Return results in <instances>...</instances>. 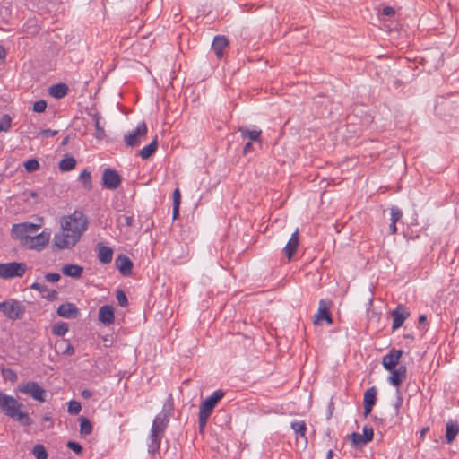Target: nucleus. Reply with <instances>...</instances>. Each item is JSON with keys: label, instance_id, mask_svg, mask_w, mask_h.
I'll return each instance as SVG.
<instances>
[{"label": "nucleus", "instance_id": "obj_1", "mask_svg": "<svg viewBox=\"0 0 459 459\" xmlns=\"http://www.w3.org/2000/svg\"><path fill=\"white\" fill-rule=\"evenodd\" d=\"M24 405L14 397L0 391V409L9 418L18 421L22 426L33 424L32 419L22 410Z\"/></svg>", "mask_w": 459, "mask_h": 459}, {"label": "nucleus", "instance_id": "obj_2", "mask_svg": "<svg viewBox=\"0 0 459 459\" xmlns=\"http://www.w3.org/2000/svg\"><path fill=\"white\" fill-rule=\"evenodd\" d=\"M224 395L225 392L219 389L214 391L210 396L201 403L198 413V427L200 432L204 431L216 404L224 397Z\"/></svg>", "mask_w": 459, "mask_h": 459}, {"label": "nucleus", "instance_id": "obj_3", "mask_svg": "<svg viewBox=\"0 0 459 459\" xmlns=\"http://www.w3.org/2000/svg\"><path fill=\"white\" fill-rule=\"evenodd\" d=\"M88 221L82 212L74 211L73 214L64 217L61 221V229L82 236L87 229Z\"/></svg>", "mask_w": 459, "mask_h": 459}, {"label": "nucleus", "instance_id": "obj_4", "mask_svg": "<svg viewBox=\"0 0 459 459\" xmlns=\"http://www.w3.org/2000/svg\"><path fill=\"white\" fill-rule=\"evenodd\" d=\"M173 411L174 403L171 395H169L164 403L161 411L154 418L152 424V429L164 434L169 425L170 417L172 416Z\"/></svg>", "mask_w": 459, "mask_h": 459}, {"label": "nucleus", "instance_id": "obj_5", "mask_svg": "<svg viewBox=\"0 0 459 459\" xmlns=\"http://www.w3.org/2000/svg\"><path fill=\"white\" fill-rule=\"evenodd\" d=\"M17 390L39 403L47 401V391L35 381L21 384L18 385Z\"/></svg>", "mask_w": 459, "mask_h": 459}, {"label": "nucleus", "instance_id": "obj_6", "mask_svg": "<svg viewBox=\"0 0 459 459\" xmlns=\"http://www.w3.org/2000/svg\"><path fill=\"white\" fill-rule=\"evenodd\" d=\"M0 312L8 319L16 320L23 316L25 307L21 302L15 299H9L0 303Z\"/></svg>", "mask_w": 459, "mask_h": 459}, {"label": "nucleus", "instance_id": "obj_7", "mask_svg": "<svg viewBox=\"0 0 459 459\" xmlns=\"http://www.w3.org/2000/svg\"><path fill=\"white\" fill-rule=\"evenodd\" d=\"M27 266L24 263L10 262L0 264V278L12 279L22 277L26 273Z\"/></svg>", "mask_w": 459, "mask_h": 459}, {"label": "nucleus", "instance_id": "obj_8", "mask_svg": "<svg viewBox=\"0 0 459 459\" xmlns=\"http://www.w3.org/2000/svg\"><path fill=\"white\" fill-rule=\"evenodd\" d=\"M82 236L61 229V232L55 234L54 242L59 249L71 248L80 240Z\"/></svg>", "mask_w": 459, "mask_h": 459}, {"label": "nucleus", "instance_id": "obj_9", "mask_svg": "<svg viewBox=\"0 0 459 459\" xmlns=\"http://www.w3.org/2000/svg\"><path fill=\"white\" fill-rule=\"evenodd\" d=\"M147 126L145 122L140 123L137 127L128 133L127 134H125L124 141L128 147H135L138 146L141 143V141L143 138L145 137L147 134Z\"/></svg>", "mask_w": 459, "mask_h": 459}, {"label": "nucleus", "instance_id": "obj_10", "mask_svg": "<svg viewBox=\"0 0 459 459\" xmlns=\"http://www.w3.org/2000/svg\"><path fill=\"white\" fill-rule=\"evenodd\" d=\"M332 306V301L329 299H320L318 305L317 313L315 315L314 324L317 325L322 320L327 322V324H333V318L330 314V307Z\"/></svg>", "mask_w": 459, "mask_h": 459}, {"label": "nucleus", "instance_id": "obj_11", "mask_svg": "<svg viewBox=\"0 0 459 459\" xmlns=\"http://www.w3.org/2000/svg\"><path fill=\"white\" fill-rule=\"evenodd\" d=\"M391 316L393 318L392 331L394 332L401 327L403 322L410 316V311L405 306L399 304L391 312Z\"/></svg>", "mask_w": 459, "mask_h": 459}, {"label": "nucleus", "instance_id": "obj_12", "mask_svg": "<svg viewBox=\"0 0 459 459\" xmlns=\"http://www.w3.org/2000/svg\"><path fill=\"white\" fill-rule=\"evenodd\" d=\"M102 184L106 188L115 190L121 184V177L115 169H106L102 174Z\"/></svg>", "mask_w": 459, "mask_h": 459}, {"label": "nucleus", "instance_id": "obj_13", "mask_svg": "<svg viewBox=\"0 0 459 459\" xmlns=\"http://www.w3.org/2000/svg\"><path fill=\"white\" fill-rule=\"evenodd\" d=\"M402 350L392 348L382 359V365L385 370H393L399 364V360L403 355Z\"/></svg>", "mask_w": 459, "mask_h": 459}, {"label": "nucleus", "instance_id": "obj_14", "mask_svg": "<svg viewBox=\"0 0 459 459\" xmlns=\"http://www.w3.org/2000/svg\"><path fill=\"white\" fill-rule=\"evenodd\" d=\"M39 226V225H36V224H33V223H29V222H24V223H20V224H14L13 226V234L15 235L16 238H19L21 239L22 238H30L29 236V234H34L38 231Z\"/></svg>", "mask_w": 459, "mask_h": 459}, {"label": "nucleus", "instance_id": "obj_15", "mask_svg": "<svg viewBox=\"0 0 459 459\" xmlns=\"http://www.w3.org/2000/svg\"><path fill=\"white\" fill-rule=\"evenodd\" d=\"M56 313L59 316L67 319L77 318L80 315L78 307L75 306V304L71 302L61 304L58 307Z\"/></svg>", "mask_w": 459, "mask_h": 459}, {"label": "nucleus", "instance_id": "obj_16", "mask_svg": "<svg viewBox=\"0 0 459 459\" xmlns=\"http://www.w3.org/2000/svg\"><path fill=\"white\" fill-rule=\"evenodd\" d=\"M377 402V388L372 386L368 388L364 393L363 403H364V416L367 417L372 411V409Z\"/></svg>", "mask_w": 459, "mask_h": 459}, {"label": "nucleus", "instance_id": "obj_17", "mask_svg": "<svg viewBox=\"0 0 459 459\" xmlns=\"http://www.w3.org/2000/svg\"><path fill=\"white\" fill-rule=\"evenodd\" d=\"M389 371L391 375L388 377V382L394 386H399L407 377V368L404 365H400Z\"/></svg>", "mask_w": 459, "mask_h": 459}, {"label": "nucleus", "instance_id": "obj_18", "mask_svg": "<svg viewBox=\"0 0 459 459\" xmlns=\"http://www.w3.org/2000/svg\"><path fill=\"white\" fill-rule=\"evenodd\" d=\"M239 132L242 141H247L243 147V153L247 154L251 148L252 141H258V131L240 127Z\"/></svg>", "mask_w": 459, "mask_h": 459}, {"label": "nucleus", "instance_id": "obj_19", "mask_svg": "<svg viewBox=\"0 0 459 459\" xmlns=\"http://www.w3.org/2000/svg\"><path fill=\"white\" fill-rule=\"evenodd\" d=\"M31 290L39 291L43 299L48 301H55L58 299V292L48 288L45 284L34 282L30 287Z\"/></svg>", "mask_w": 459, "mask_h": 459}, {"label": "nucleus", "instance_id": "obj_20", "mask_svg": "<svg viewBox=\"0 0 459 459\" xmlns=\"http://www.w3.org/2000/svg\"><path fill=\"white\" fill-rule=\"evenodd\" d=\"M163 437V433L159 432L156 429H151V433L148 438V452L150 454H155L160 450V442Z\"/></svg>", "mask_w": 459, "mask_h": 459}, {"label": "nucleus", "instance_id": "obj_21", "mask_svg": "<svg viewBox=\"0 0 459 459\" xmlns=\"http://www.w3.org/2000/svg\"><path fill=\"white\" fill-rule=\"evenodd\" d=\"M115 263L122 275L128 276L132 273L133 263L127 255H119Z\"/></svg>", "mask_w": 459, "mask_h": 459}, {"label": "nucleus", "instance_id": "obj_22", "mask_svg": "<svg viewBox=\"0 0 459 459\" xmlns=\"http://www.w3.org/2000/svg\"><path fill=\"white\" fill-rule=\"evenodd\" d=\"M98 318L100 322L106 325L112 324L115 319L113 307L109 305L102 306L99 310Z\"/></svg>", "mask_w": 459, "mask_h": 459}, {"label": "nucleus", "instance_id": "obj_23", "mask_svg": "<svg viewBox=\"0 0 459 459\" xmlns=\"http://www.w3.org/2000/svg\"><path fill=\"white\" fill-rule=\"evenodd\" d=\"M28 239L27 243L30 245V248L40 250L48 243L49 234L42 232Z\"/></svg>", "mask_w": 459, "mask_h": 459}, {"label": "nucleus", "instance_id": "obj_24", "mask_svg": "<svg viewBox=\"0 0 459 459\" xmlns=\"http://www.w3.org/2000/svg\"><path fill=\"white\" fill-rule=\"evenodd\" d=\"M229 41L226 37L222 35L215 36L212 44V50L218 58L223 56V50L228 47Z\"/></svg>", "mask_w": 459, "mask_h": 459}, {"label": "nucleus", "instance_id": "obj_25", "mask_svg": "<svg viewBox=\"0 0 459 459\" xmlns=\"http://www.w3.org/2000/svg\"><path fill=\"white\" fill-rule=\"evenodd\" d=\"M299 246V231L298 230L292 233L283 251L289 260L292 258Z\"/></svg>", "mask_w": 459, "mask_h": 459}, {"label": "nucleus", "instance_id": "obj_26", "mask_svg": "<svg viewBox=\"0 0 459 459\" xmlns=\"http://www.w3.org/2000/svg\"><path fill=\"white\" fill-rule=\"evenodd\" d=\"M98 249V259L100 263L107 264L112 261L113 249L109 247L104 246L101 243L97 245Z\"/></svg>", "mask_w": 459, "mask_h": 459}, {"label": "nucleus", "instance_id": "obj_27", "mask_svg": "<svg viewBox=\"0 0 459 459\" xmlns=\"http://www.w3.org/2000/svg\"><path fill=\"white\" fill-rule=\"evenodd\" d=\"M459 434V424L456 420H449L446 425V441L451 444Z\"/></svg>", "mask_w": 459, "mask_h": 459}, {"label": "nucleus", "instance_id": "obj_28", "mask_svg": "<svg viewBox=\"0 0 459 459\" xmlns=\"http://www.w3.org/2000/svg\"><path fill=\"white\" fill-rule=\"evenodd\" d=\"M61 271L66 276L78 279L83 273V267L74 264H65Z\"/></svg>", "mask_w": 459, "mask_h": 459}, {"label": "nucleus", "instance_id": "obj_29", "mask_svg": "<svg viewBox=\"0 0 459 459\" xmlns=\"http://www.w3.org/2000/svg\"><path fill=\"white\" fill-rule=\"evenodd\" d=\"M68 86L65 83H57L49 87L48 93L56 99H62L68 93Z\"/></svg>", "mask_w": 459, "mask_h": 459}, {"label": "nucleus", "instance_id": "obj_30", "mask_svg": "<svg viewBox=\"0 0 459 459\" xmlns=\"http://www.w3.org/2000/svg\"><path fill=\"white\" fill-rule=\"evenodd\" d=\"M158 148V136L156 135L150 144L140 150L139 154L143 160L149 159Z\"/></svg>", "mask_w": 459, "mask_h": 459}, {"label": "nucleus", "instance_id": "obj_31", "mask_svg": "<svg viewBox=\"0 0 459 459\" xmlns=\"http://www.w3.org/2000/svg\"><path fill=\"white\" fill-rule=\"evenodd\" d=\"M347 438L351 441V445L355 448L362 447L368 444L363 436L358 432H353L351 435H348Z\"/></svg>", "mask_w": 459, "mask_h": 459}, {"label": "nucleus", "instance_id": "obj_32", "mask_svg": "<svg viewBox=\"0 0 459 459\" xmlns=\"http://www.w3.org/2000/svg\"><path fill=\"white\" fill-rule=\"evenodd\" d=\"M293 431L299 437L306 438L307 425L303 420H294L290 424Z\"/></svg>", "mask_w": 459, "mask_h": 459}, {"label": "nucleus", "instance_id": "obj_33", "mask_svg": "<svg viewBox=\"0 0 459 459\" xmlns=\"http://www.w3.org/2000/svg\"><path fill=\"white\" fill-rule=\"evenodd\" d=\"M76 165V160L74 157H65L59 162V169L66 172L72 170Z\"/></svg>", "mask_w": 459, "mask_h": 459}, {"label": "nucleus", "instance_id": "obj_34", "mask_svg": "<svg viewBox=\"0 0 459 459\" xmlns=\"http://www.w3.org/2000/svg\"><path fill=\"white\" fill-rule=\"evenodd\" d=\"M69 327L65 322H57L52 326V333L56 336H64L68 332Z\"/></svg>", "mask_w": 459, "mask_h": 459}, {"label": "nucleus", "instance_id": "obj_35", "mask_svg": "<svg viewBox=\"0 0 459 459\" xmlns=\"http://www.w3.org/2000/svg\"><path fill=\"white\" fill-rule=\"evenodd\" d=\"M80 432L83 436L90 435L92 432V425L85 417H80Z\"/></svg>", "mask_w": 459, "mask_h": 459}, {"label": "nucleus", "instance_id": "obj_36", "mask_svg": "<svg viewBox=\"0 0 459 459\" xmlns=\"http://www.w3.org/2000/svg\"><path fill=\"white\" fill-rule=\"evenodd\" d=\"M79 178L85 188L90 189L91 187V176L90 171L87 169L82 170L80 173Z\"/></svg>", "mask_w": 459, "mask_h": 459}, {"label": "nucleus", "instance_id": "obj_37", "mask_svg": "<svg viewBox=\"0 0 459 459\" xmlns=\"http://www.w3.org/2000/svg\"><path fill=\"white\" fill-rule=\"evenodd\" d=\"M32 454L37 459H48L47 450L42 445H36L32 449Z\"/></svg>", "mask_w": 459, "mask_h": 459}, {"label": "nucleus", "instance_id": "obj_38", "mask_svg": "<svg viewBox=\"0 0 459 459\" xmlns=\"http://www.w3.org/2000/svg\"><path fill=\"white\" fill-rule=\"evenodd\" d=\"M403 218V211L398 206L390 208L391 222L397 223Z\"/></svg>", "mask_w": 459, "mask_h": 459}, {"label": "nucleus", "instance_id": "obj_39", "mask_svg": "<svg viewBox=\"0 0 459 459\" xmlns=\"http://www.w3.org/2000/svg\"><path fill=\"white\" fill-rule=\"evenodd\" d=\"M12 126V117L5 114L0 118V132H8Z\"/></svg>", "mask_w": 459, "mask_h": 459}, {"label": "nucleus", "instance_id": "obj_40", "mask_svg": "<svg viewBox=\"0 0 459 459\" xmlns=\"http://www.w3.org/2000/svg\"><path fill=\"white\" fill-rule=\"evenodd\" d=\"M24 168L27 172L31 173L39 169V163L36 159H30L24 162Z\"/></svg>", "mask_w": 459, "mask_h": 459}, {"label": "nucleus", "instance_id": "obj_41", "mask_svg": "<svg viewBox=\"0 0 459 459\" xmlns=\"http://www.w3.org/2000/svg\"><path fill=\"white\" fill-rule=\"evenodd\" d=\"M100 117L98 115L94 116L95 129H96L95 137L97 139L100 140V139H103L105 137V130L100 126Z\"/></svg>", "mask_w": 459, "mask_h": 459}, {"label": "nucleus", "instance_id": "obj_42", "mask_svg": "<svg viewBox=\"0 0 459 459\" xmlns=\"http://www.w3.org/2000/svg\"><path fill=\"white\" fill-rule=\"evenodd\" d=\"M81 403L77 401H70L68 403V412L73 415H77L81 411Z\"/></svg>", "mask_w": 459, "mask_h": 459}, {"label": "nucleus", "instance_id": "obj_43", "mask_svg": "<svg viewBox=\"0 0 459 459\" xmlns=\"http://www.w3.org/2000/svg\"><path fill=\"white\" fill-rule=\"evenodd\" d=\"M116 298H117V303L120 307H125L128 305L127 297L122 290H117Z\"/></svg>", "mask_w": 459, "mask_h": 459}, {"label": "nucleus", "instance_id": "obj_44", "mask_svg": "<svg viewBox=\"0 0 459 459\" xmlns=\"http://www.w3.org/2000/svg\"><path fill=\"white\" fill-rule=\"evenodd\" d=\"M47 108V102L44 100L34 102L32 109L37 113H43Z\"/></svg>", "mask_w": 459, "mask_h": 459}, {"label": "nucleus", "instance_id": "obj_45", "mask_svg": "<svg viewBox=\"0 0 459 459\" xmlns=\"http://www.w3.org/2000/svg\"><path fill=\"white\" fill-rule=\"evenodd\" d=\"M364 439L368 443L373 439L374 437V430L372 427L365 425L363 427V434H362Z\"/></svg>", "mask_w": 459, "mask_h": 459}, {"label": "nucleus", "instance_id": "obj_46", "mask_svg": "<svg viewBox=\"0 0 459 459\" xmlns=\"http://www.w3.org/2000/svg\"><path fill=\"white\" fill-rule=\"evenodd\" d=\"M66 446L78 455H82V446L77 442L68 441Z\"/></svg>", "mask_w": 459, "mask_h": 459}, {"label": "nucleus", "instance_id": "obj_47", "mask_svg": "<svg viewBox=\"0 0 459 459\" xmlns=\"http://www.w3.org/2000/svg\"><path fill=\"white\" fill-rule=\"evenodd\" d=\"M61 276L57 273H48L44 275V279L48 282H57L60 280Z\"/></svg>", "mask_w": 459, "mask_h": 459}, {"label": "nucleus", "instance_id": "obj_48", "mask_svg": "<svg viewBox=\"0 0 459 459\" xmlns=\"http://www.w3.org/2000/svg\"><path fill=\"white\" fill-rule=\"evenodd\" d=\"M4 377L5 379L10 380L11 382H15L17 380V375L16 373L12 369H5L3 371Z\"/></svg>", "mask_w": 459, "mask_h": 459}, {"label": "nucleus", "instance_id": "obj_49", "mask_svg": "<svg viewBox=\"0 0 459 459\" xmlns=\"http://www.w3.org/2000/svg\"><path fill=\"white\" fill-rule=\"evenodd\" d=\"M396 394H397L396 401H395L394 406V410H395V414L398 415L400 412V408L403 404V397H402V394L399 392V390H397Z\"/></svg>", "mask_w": 459, "mask_h": 459}, {"label": "nucleus", "instance_id": "obj_50", "mask_svg": "<svg viewBox=\"0 0 459 459\" xmlns=\"http://www.w3.org/2000/svg\"><path fill=\"white\" fill-rule=\"evenodd\" d=\"M120 219L124 220V224L127 227H132L134 225V215H125L121 216Z\"/></svg>", "mask_w": 459, "mask_h": 459}, {"label": "nucleus", "instance_id": "obj_51", "mask_svg": "<svg viewBox=\"0 0 459 459\" xmlns=\"http://www.w3.org/2000/svg\"><path fill=\"white\" fill-rule=\"evenodd\" d=\"M181 194L178 188H176L173 192V205H180Z\"/></svg>", "mask_w": 459, "mask_h": 459}, {"label": "nucleus", "instance_id": "obj_52", "mask_svg": "<svg viewBox=\"0 0 459 459\" xmlns=\"http://www.w3.org/2000/svg\"><path fill=\"white\" fill-rule=\"evenodd\" d=\"M57 134H58L57 130H52V129H44L40 132V134L47 138L56 136Z\"/></svg>", "mask_w": 459, "mask_h": 459}, {"label": "nucleus", "instance_id": "obj_53", "mask_svg": "<svg viewBox=\"0 0 459 459\" xmlns=\"http://www.w3.org/2000/svg\"><path fill=\"white\" fill-rule=\"evenodd\" d=\"M394 13H395L394 8H393L391 6H385L382 10V14L385 15V16H393V15H394Z\"/></svg>", "mask_w": 459, "mask_h": 459}, {"label": "nucleus", "instance_id": "obj_54", "mask_svg": "<svg viewBox=\"0 0 459 459\" xmlns=\"http://www.w3.org/2000/svg\"><path fill=\"white\" fill-rule=\"evenodd\" d=\"M82 396L85 399H89L92 396V392L89 389H84L82 391Z\"/></svg>", "mask_w": 459, "mask_h": 459}, {"label": "nucleus", "instance_id": "obj_55", "mask_svg": "<svg viewBox=\"0 0 459 459\" xmlns=\"http://www.w3.org/2000/svg\"><path fill=\"white\" fill-rule=\"evenodd\" d=\"M397 232L396 223L391 222L389 225V233L394 235Z\"/></svg>", "mask_w": 459, "mask_h": 459}, {"label": "nucleus", "instance_id": "obj_56", "mask_svg": "<svg viewBox=\"0 0 459 459\" xmlns=\"http://www.w3.org/2000/svg\"><path fill=\"white\" fill-rule=\"evenodd\" d=\"M419 325H422L427 323V316L425 315H420L418 319Z\"/></svg>", "mask_w": 459, "mask_h": 459}, {"label": "nucleus", "instance_id": "obj_57", "mask_svg": "<svg viewBox=\"0 0 459 459\" xmlns=\"http://www.w3.org/2000/svg\"><path fill=\"white\" fill-rule=\"evenodd\" d=\"M6 56V51L3 46H0V61L4 60Z\"/></svg>", "mask_w": 459, "mask_h": 459}, {"label": "nucleus", "instance_id": "obj_58", "mask_svg": "<svg viewBox=\"0 0 459 459\" xmlns=\"http://www.w3.org/2000/svg\"><path fill=\"white\" fill-rule=\"evenodd\" d=\"M179 212V205H173V219H176L178 216Z\"/></svg>", "mask_w": 459, "mask_h": 459}, {"label": "nucleus", "instance_id": "obj_59", "mask_svg": "<svg viewBox=\"0 0 459 459\" xmlns=\"http://www.w3.org/2000/svg\"><path fill=\"white\" fill-rule=\"evenodd\" d=\"M74 350L73 346H71V345H68L65 351V353L68 354V355H72V354H74Z\"/></svg>", "mask_w": 459, "mask_h": 459}, {"label": "nucleus", "instance_id": "obj_60", "mask_svg": "<svg viewBox=\"0 0 459 459\" xmlns=\"http://www.w3.org/2000/svg\"><path fill=\"white\" fill-rule=\"evenodd\" d=\"M68 141H69V136H65V137L63 139V141H62V143H61V145H62V146L66 145V144L68 143Z\"/></svg>", "mask_w": 459, "mask_h": 459}, {"label": "nucleus", "instance_id": "obj_61", "mask_svg": "<svg viewBox=\"0 0 459 459\" xmlns=\"http://www.w3.org/2000/svg\"><path fill=\"white\" fill-rule=\"evenodd\" d=\"M333 455V450H329L326 455V459H332Z\"/></svg>", "mask_w": 459, "mask_h": 459}, {"label": "nucleus", "instance_id": "obj_62", "mask_svg": "<svg viewBox=\"0 0 459 459\" xmlns=\"http://www.w3.org/2000/svg\"><path fill=\"white\" fill-rule=\"evenodd\" d=\"M403 337H404L405 339H411V340H413V339H414V336H413L412 334H410V333H408V334H404V335H403Z\"/></svg>", "mask_w": 459, "mask_h": 459}, {"label": "nucleus", "instance_id": "obj_63", "mask_svg": "<svg viewBox=\"0 0 459 459\" xmlns=\"http://www.w3.org/2000/svg\"><path fill=\"white\" fill-rule=\"evenodd\" d=\"M429 430V428H424L421 432H420V436L423 437Z\"/></svg>", "mask_w": 459, "mask_h": 459}, {"label": "nucleus", "instance_id": "obj_64", "mask_svg": "<svg viewBox=\"0 0 459 459\" xmlns=\"http://www.w3.org/2000/svg\"><path fill=\"white\" fill-rule=\"evenodd\" d=\"M42 420H43L44 421H50V420H51V418H50L49 416H44V417L42 418Z\"/></svg>", "mask_w": 459, "mask_h": 459}]
</instances>
